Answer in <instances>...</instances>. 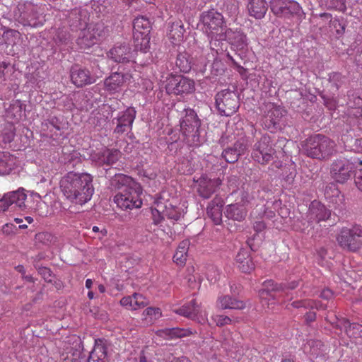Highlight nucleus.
Segmentation results:
<instances>
[{"label": "nucleus", "mask_w": 362, "mask_h": 362, "mask_svg": "<svg viewBox=\"0 0 362 362\" xmlns=\"http://www.w3.org/2000/svg\"><path fill=\"white\" fill-rule=\"evenodd\" d=\"M59 187L66 199L80 205L89 202L94 193L93 177L86 173L69 172L62 177Z\"/></svg>", "instance_id": "obj_1"}, {"label": "nucleus", "mask_w": 362, "mask_h": 362, "mask_svg": "<svg viewBox=\"0 0 362 362\" xmlns=\"http://www.w3.org/2000/svg\"><path fill=\"white\" fill-rule=\"evenodd\" d=\"M111 185L117 190L114 196V202L119 208L132 210L141 207L142 187L131 177L124 174L115 175Z\"/></svg>", "instance_id": "obj_2"}, {"label": "nucleus", "mask_w": 362, "mask_h": 362, "mask_svg": "<svg viewBox=\"0 0 362 362\" xmlns=\"http://www.w3.org/2000/svg\"><path fill=\"white\" fill-rule=\"evenodd\" d=\"M201 26L203 32L209 39L211 47L218 52L216 49L220 44V37L226 28L223 16L215 10L203 12L201 15Z\"/></svg>", "instance_id": "obj_3"}, {"label": "nucleus", "mask_w": 362, "mask_h": 362, "mask_svg": "<svg viewBox=\"0 0 362 362\" xmlns=\"http://www.w3.org/2000/svg\"><path fill=\"white\" fill-rule=\"evenodd\" d=\"M303 147L308 157L318 160H327L337 151L335 142L322 134L309 137Z\"/></svg>", "instance_id": "obj_4"}, {"label": "nucleus", "mask_w": 362, "mask_h": 362, "mask_svg": "<svg viewBox=\"0 0 362 362\" xmlns=\"http://www.w3.org/2000/svg\"><path fill=\"white\" fill-rule=\"evenodd\" d=\"M184 206L183 204L178 203L176 199L163 202V198H160L151 209L153 222L158 224L165 216L170 220L178 221L185 214Z\"/></svg>", "instance_id": "obj_5"}, {"label": "nucleus", "mask_w": 362, "mask_h": 362, "mask_svg": "<svg viewBox=\"0 0 362 362\" xmlns=\"http://www.w3.org/2000/svg\"><path fill=\"white\" fill-rule=\"evenodd\" d=\"M336 239L343 250L351 252L358 250L362 246V226L355 224L351 228H342Z\"/></svg>", "instance_id": "obj_6"}, {"label": "nucleus", "mask_w": 362, "mask_h": 362, "mask_svg": "<svg viewBox=\"0 0 362 362\" xmlns=\"http://www.w3.org/2000/svg\"><path fill=\"white\" fill-rule=\"evenodd\" d=\"M354 171V163L345 158H337L333 160L330 166V175L332 178L340 184H344L350 180Z\"/></svg>", "instance_id": "obj_7"}, {"label": "nucleus", "mask_w": 362, "mask_h": 362, "mask_svg": "<svg viewBox=\"0 0 362 362\" xmlns=\"http://www.w3.org/2000/svg\"><path fill=\"white\" fill-rule=\"evenodd\" d=\"M216 105L221 115L228 117L233 115L239 107L237 93L229 90L218 93L216 96Z\"/></svg>", "instance_id": "obj_8"}, {"label": "nucleus", "mask_w": 362, "mask_h": 362, "mask_svg": "<svg viewBox=\"0 0 362 362\" xmlns=\"http://www.w3.org/2000/svg\"><path fill=\"white\" fill-rule=\"evenodd\" d=\"M168 94L185 96L192 93L195 90L193 80L182 76H172L168 78L165 86Z\"/></svg>", "instance_id": "obj_9"}, {"label": "nucleus", "mask_w": 362, "mask_h": 362, "mask_svg": "<svg viewBox=\"0 0 362 362\" xmlns=\"http://www.w3.org/2000/svg\"><path fill=\"white\" fill-rule=\"evenodd\" d=\"M19 10L21 11L20 21L24 25L31 27H37L42 25L45 21L43 16V8L31 2H26L23 5H20Z\"/></svg>", "instance_id": "obj_10"}, {"label": "nucleus", "mask_w": 362, "mask_h": 362, "mask_svg": "<svg viewBox=\"0 0 362 362\" xmlns=\"http://www.w3.org/2000/svg\"><path fill=\"white\" fill-rule=\"evenodd\" d=\"M274 153L271 138L268 135H264L255 144L252 157L256 162L265 165L273 159Z\"/></svg>", "instance_id": "obj_11"}, {"label": "nucleus", "mask_w": 362, "mask_h": 362, "mask_svg": "<svg viewBox=\"0 0 362 362\" xmlns=\"http://www.w3.org/2000/svg\"><path fill=\"white\" fill-rule=\"evenodd\" d=\"M271 9L275 15L285 18L300 17L303 14L302 7L293 0H272Z\"/></svg>", "instance_id": "obj_12"}, {"label": "nucleus", "mask_w": 362, "mask_h": 362, "mask_svg": "<svg viewBox=\"0 0 362 362\" xmlns=\"http://www.w3.org/2000/svg\"><path fill=\"white\" fill-rule=\"evenodd\" d=\"M284 110L274 103H267L264 105V115L262 117V126L274 132L279 129L281 119L284 115Z\"/></svg>", "instance_id": "obj_13"}, {"label": "nucleus", "mask_w": 362, "mask_h": 362, "mask_svg": "<svg viewBox=\"0 0 362 362\" xmlns=\"http://www.w3.org/2000/svg\"><path fill=\"white\" fill-rule=\"evenodd\" d=\"M199 127L200 121L195 112L192 109H186L185 115L180 120L182 134L186 137H193V141H195V138H198Z\"/></svg>", "instance_id": "obj_14"}, {"label": "nucleus", "mask_w": 362, "mask_h": 362, "mask_svg": "<svg viewBox=\"0 0 362 362\" xmlns=\"http://www.w3.org/2000/svg\"><path fill=\"white\" fill-rule=\"evenodd\" d=\"M173 312L193 320H196L200 324H204L208 322V314L206 311L203 310L201 305L197 304L194 300H192L189 303L184 305L180 308L173 310Z\"/></svg>", "instance_id": "obj_15"}, {"label": "nucleus", "mask_w": 362, "mask_h": 362, "mask_svg": "<svg viewBox=\"0 0 362 362\" xmlns=\"http://www.w3.org/2000/svg\"><path fill=\"white\" fill-rule=\"evenodd\" d=\"M26 197L27 196L23 189H18L16 191L5 194L3 198L0 199V211H6L13 204L19 209H24L25 207V201Z\"/></svg>", "instance_id": "obj_16"}, {"label": "nucleus", "mask_w": 362, "mask_h": 362, "mask_svg": "<svg viewBox=\"0 0 362 362\" xmlns=\"http://www.w3.org/2000/svg\"><path fill=\"white\" fill-rule=\"evenodd\" d=\"M136 113L134 107H128L126 110L121 112L117 117V125L114 132L120 134L131 131Z\"/></svg>", "instance_id": "obj_17"}, {"label": "nucleus", "mask_w": 362, "mask_h": 362, "mask_svg": "<svg viewBox=\"0 0 362 362\" xmlns=\"http://www.w3.org/2000/svg\"><path fill=\"white\" fill-rule=\"evenodd\" d=\"M223 40L228 41V43L237 49H243L247 45L246 35L239 30H233L226 28L223 33L221 35L220 42Z\"/></svg>", "instance_id": "obj_18"}, {"label": "nucleus", "mask_w": 362, "mask_h": 362, "mask_svg": "<svg viewBox=\"0 0 362 362\" xmlns=\"http://www.w3.org/2000/svg\"><path fill=\"white\" fill-rule=\"evenodd\" d=\"M197 192L201 197L209 198L221 185L220 179H209L206 175L201 176L197 180Z\"/></svg>", "instance_id": "obj_19"}, {"label": "nucleus", "mask_w": 362, "mask_h": 362, "mask_svg": "<svg viewBox=\"0 0 362 362\" xmlns=\"http://www.w3.org/2000/svg\"><path fill=\"white\" fill-rule=\"evenodd\" d=\"M101 31L96 26H88L81 30L78 44L82 49L89 48L95 45L100 36Z\"/></svg>", "instance_id": "obj_20"}, {"label": "nucleus", "mask_w": 362, "mask_h": 362, "mask_svg": "<svg viewBox=\"0 0 362 362\" xmlns=\"http://www.w3.org/2000/svg\"><path fill=\"white\" fill-rule=\"evenodd\" d=\"M130 75L120 73H113L104 81L105 88L110 93H115L122 90L123 86L130 80Z\"/></svg>", "instance_id": "obj_21"}, {"label": "nucleus", "mask_w": 362, "mask_h": 362, "mask_svg": "<svg viewBox=\"0 0 362 362\" xmlns=\"http://www.w3.org/2000/svg\"><path fill=\"white\" fill-rule=\"evenodd\" d=\"M113 61L118 63H127L134 58V52L128 45L124 44L115 46L108 53Z\"/></svg>", "instance_id": "obj_22"}, {"label": "nucleus", "mask_w": 362, "mask_h": 362, "mask_svg": "<svg viewBox=\"0 0 362 362\" xmlns=\"http://www.w3.org/2000/svg\"><path fill=\"white\" fill-rule=\"evenodd\" d=\"M263 288L259 291V298L262 300H268L269 301L271 299L274 300L276 298H279L281 296V294L275 295L273 292L282 293V291H285L286 288L282 284H277L274 283L272 280L265 281L262 285Z\"/></svg>", "instance_id": "obj_23"}, {"label": "nucleus", "mask_w": 362, "mask_h": 362, "mask_svg": "<svg viewBox=\"0 0 362 362\" xmlns=\"http://www.w3.org/2000/svg\"><path fill=\"white\" fill-rule=\"evenodd\" d=\"M71 78L73 83L78 87L91 84L96 81L95 77L90 75L88 70L78 66L72 67L71 70Z\"/></svg>", "instance_id": "obj_24"}, {"label": "nucleus", "mask_w": 362, "mask_h": 362, "mask_svg": "<svg viewBox=\"0 0 362 362\" xmlns=\"http://www.w3.org/2000/svg\"><path fill=\"white\" fill-rule=\"evenodd\" d=\"M120 304L127 310H136L146 306L148 301L142 294L134 293L132 296L123 297Z\"/></svg>", "instance_id": "obj_25"}, {"label": "nucleus", "mask_w": 362, "mask_h": 362, "mask_svg": "<svg viewBox=\"0 0 362 362\" xmlns=\"http://www.w3.org/2000/svg\"><path fill=\"white\" fill-rule=\"evenodd\" d=\"M331 212L323 204L318 202H313L309 207V218L320 222L330 217Z\"/></svg>", "instance_id": "obj_26"}, {"label": "nucleus", "mask_w": 362, "mask_h": 362, "mask_svg": "<svg viewBox=\"0 0 362 362\" xmlns=\"http://www.w3.org/2000/svg\"><path fill=\"white\" fill-rule=\"evenodd\" d=\"M235 263L239 269L244 273H250L255 269V264L248 250L242 249L238 252Z\"/></svg>", "instance_id": "obj_27"}, {"label": "nucleus", "mask_w": 362, "mask_h": 362, "mask_svg": "<svg viewBox=\"0 0 362 362\" xmlns=\"http://www.w3.org/2000/svg\"><path fill=\"white\" fill-rule=\"evenodd\" d=\"M216 306L221 310H242L245 308V303L242 300L233 298L228 295H223L218 297L216 300Z\"/></svg>", "instance_id": "obj_28"}, {"label": "nucleus", "mask_w": 362, "mask_h": 362, "mask_svg": "<svg viewBox=\"0 0 362 362\" xmlns=\"http://www.w3.org/2000/svg\"><path fill=\"white\" fill-rule=\"evenodd\" d=\"M18 164L16 157L8 152L0 151V175L9 174Z\"/></svg>", "instance_id": "obj_29"}, {"label": "nucleus", "mask_w": 362, "mask_h": 362, "mask_svg": "<svg viewBox=\"0 0 362 362\" xmlns=\"http://www.w3.org/2000/svg\"><path fill=\"white\" fill-rule=\"evenodd\" d=\"M222 206L223 201L220 198H215L208 205L207 214L216 225L222 221Z\"/></svg>", "instance_id": "obj_30"}, {"label": "nucleus", "mask_w": 362, "mask_h": 362, "mask_svg": "<svg viewBox=\"0 0 362 362\" xmlns=\"http://www.w3.org/2000/svg\"><path fill=\"white\" fill-rule=\"evenodd\" d=\"M156 334L158 337H160L164 339H173L189 336L192 334V331L189 329H180L178 327L165 328L156 331Z\"/></svg>", "instance_id": "obj_31"}, {"label": "nucleus", "mask_w": 362, "mask_h": 362, "mask_svg": "<svg viewBox=\"0 0 362 362\" xmlns=\"http://www.w3.org/2000/svg\"><path fill=\"white\" fill-rule=\"evenodd\" d=\"M247 10L251 16L260 19L267 11V4L265 0H248Z\"/></svg>", "instance_id": "obj_32"}, {"label": "nucleus", "mask_w": 362, "mask_h": 362, "mask_svg": "<svg viewBox=\"0 0 362 362\" xmlns=\"http://www.w3.org/2000/svg\"><path fill=\"white\" fill-rule=\"evenodd\" d=\"M247 209L235 203L227 205L224 211L227 218L237 221H243L247 216Z\"/></svg>", "instance_id": "obj_33"}, {"label": "nucleus", "mask_w": 362, "mask_h": 362, "mask_svg": "<svg viewBox=\"0 0 362 362\" xmlns=\"http://www.w3.org/2000/svg\"><path fill=\"white\" fill-rule=\"evenodd\" d=\"M337 326H341L346 334L351 338L362 337V325L356 323L351 324L349 320H342Z\"/></svg>", "instance_id": "obj_34"}, {"label": "nucleus", "mask_w": 362, "mask_h": 362, "mask_svg": "<svg viewBox=\"0 0 362 362\" xmlns=\"http://www.w3.org/2000/svg\"><path fill=\"white\" fill-rule=\"evenodd\" d=\"M120 153L117 150L105 149L99 155L97 163L99 165H112L118 160Z\"/></svg>", "instance_id": "obj_35"}, {"label": "nucleus", "mask_w": 362, "mask_h": 362, "mask_svg": "<svg viewBox=\"0 0 362 362\" xmlns=\"http://www.w3.org/2000/svg\"><path fill=\"white\" fill-rule=\"evenodd\" d=\"M133 34H136V38L140 36V34H143L146 36L150 33V22L149 21L141 16L134 19L133 23Z\"/></svg>", "instance_id": "obj_36"}, {"label": "nucleus", "mask_w": 362, "mask_h": 362, "mask_svg": "<svg viewBox=\"0 0 362 362\" xmlns=\"http://www.w3.org/2000/svg\"><path fill=\"white\" fill-rule=\"evenodd\" d=\"M321 16L324 17L326 20H329L330 31L334 32L337 37H341L344 33L346 24L343 19L331 18L330 14L328 13H323Z\"/></svg>", "instance_id": "obj_37"}, {"label": "nucleus", "mask_w": 362, "mask_h": 362, "mask_svg": "<svg viewBox=\"0 0 362 362\" xmlns=\"http://www.w3.org/2000/svg\"><path fill=\"white\" fill-rule=\"evenodd\" d=\"M189 246V241L185 240L182 241L178 245L177 250L174 255V262L180 266L185 264L187 258V252Z\"/></svg>", "instance_id": "obj_38"}, {"label": "nucleus", "mask_w": 362, "mask_h": 362, "mask_svg": "<svg viewBox=\"0 0 362 362\" xmlns=\"http://www.w3.org/2000/svg\"><path fill=\"white\" fill-rule=\"evenodd\" d=\"M305 349L311 355L316 357L325 353L327 349V346L320 340H310Z\"/></svg>", "instance_id": "obj_39"}, {"label": "nucleus", "mask_w": 362, "mask_h": 362, "mask_svg": "<svg viewBox=\"0 0 362 362\" xmlns=\"http://www.w3.org/2000/svg\"><path fill=\"white\" fill-rule=\"evenodd\" d=\"M136 38V34H133L134 43L136 50H140L143 52H146L150 47V36L149 35H144L142 33Z\"/></svg>", "instance_id": "obj_40"}, {"label": "nucleus", "mask_w": 362, "mask_h": 362, "mask_svg": "<svg viewBox=\"0 0 362 362\" xmlns=\"http://www.w3.org/2000/svg\"><path fill=\"white\" fill-rule=\"evenodd\" d=\"M162 313L160 308L148 307L143 312V320L147 324H151L161 317Z\"/></svg>", "instance_id": "obj_41"}, {"label": "nucleus", "mask_w": 362, "mask_h": 362, "mask_svg": "<svg viewBox=\"0 0 362 362\" xmlns=\"http://www.w3.org/2000/svg\"><path fill=\"white\" fill-rule=\"evenodd\" d=\"M176 65L182 72H188L191 69V62L187 53H180L177 55Z\"/></svg>", "instance_id": "obj_42"}, {"label": "nucleus", "mask_w": 362, "mask_h": 362, "mask_svg": "<svg viewBox=\"0 0 362 362\" xmlns=\"http://www.w3.org/2000/svg\"><path fill=\"white\" fill-rule=\"evenodd\" d=\"M102 356L105 357V353L102 346H98L90 353L88 362H104Z\"/></svg>", "instance_id": "obj_43"}, {"label": "nucleus", "mask_w": 362, "mask_h": 362, "mask_svg": "<svg viewBox=\"0 0 362 362\" xmlns=\"http://www.w3.org/2000/svg\"><path fill=\"white\" fill-rule=\"evenodd\" d=\"M184 34V29L182 25L178 23H173L172 25V30L169 33L170 38L174 39L176 42H180L182 40Z\"/></svg>", "instance_id": "obj_44"}, {"label": "nucleus", "mask_w": 362, "mask_h": 362, "mask_svg": "<svg viewBox=\"0 0 362 362\" xmlns=\"http://www.w3.org/2000/svg\"><path fill=\"white\" fill-rule=\"evenodd\" d=\"M295 308H300V307H309L310 308H317V309H325V305L322 303H319L316 301L312 300H303V301H295L291 304Z\"/></svg>", "instance_id": "obj_45"}, {"label": "nucleus", "mask_w": 362, "mask_h": 362, "mask_svg": "<svg viewBox=\"0 0 362 362\" xmlns=\"http://www.w3.org/2000/svg\"><path fill=\"white\" fill-rule=\"evenodd\" d=\"M252 199V195L247 192L243 191L240 192L239 197L235 200V204H238V205L247 209V206L251 203Z\"/></svg>", "instance_id": "obj_46"}, {"label": "nucleus", "mask_w": 362, "mask_h": 362, "mask_svg": "<svg viewBox=\"0 0 362 362\" xmlns=\"http://www.w3.org/2000/svg\"><path fill=\"white\" fill-rule=\"evenodd\" d=\"M222 156L228 163H235L240 156L239 153H238L233 147L224 150L222 153Z\"/></svg>", "instance_id": "obj_47"}, {"label": "nucleus", "mask_w": 362, "mask_h": 362, "mask_svg": "<svg viewBox=\"0 0 362 362\" xmlns=\"http://www.w3.org/2000/svg\"><path fill=\"white\" fill-rule=\"evenodd\" d=\"M248 144L247 140L245 137H240L234 144L233 148L236 150L239 155H242L245 153L247 148Z\"/></svg>", "instance_id": "obj_48"}, {"label": "nucleus", "mask_w": 362, "mask_h": 362, "mask_svg": "<svg viewBox=\"0 0 362 362\" xmlns=\"http://www.w3.org/2000/svg\"><path fill=\"white\" fill-rule=\"evenodd\" d=\"M211 320L217 326L219 327L229 325L231 323V319L229 317L223 315H212Z\"/></svg>", "instance_id": "obj_49"}, {"label": "nucleus", "mask_w": 362, "mask_h": 362, "mask_svg": "<svg viewBox=\"0 0 362 362\" xmlns=\"http://www.w3.org/2000/svg\"><path fill=\"white\" fill-rule=\"evenodd\" d=\"M92 231L95 233V238L102 239L107 235V230L105 228H100L98 226H94L92 227Z\"/></svg>", "instance_id": "obj_50"}, {"label": "nucleus", "mask_w": 362, "mask_h": 362, "mask_svg": "<svg viewBox=\"0 0 362 362\" xmlns=\"http://www.w3.org/2000/svg\"><path fill=\"white\" fill-rule=\"evenodd\" d=\"M206 276H207L208 280L211 283H215L218 279L219 273L216 268L212 267L210 269H209V271L206 274Z\"/></svg>", "instance_id": "obj_51"}, {"label": "nucleus", "mask_w": 362, "mask_h": 362, "mask_svg": "<svg viewBox=\"0 0 362 362\" xmlns=\"http://www.w3.org/2000/svg\"><path fill=\"white\" fill-rule=\"evenodd\" d=\"M354 181L356 186L362 192V169L356 171Z\"/></svg>", "instance_id": "obj_52"}, {"label": "nucleus", "mask_w": 362, "mask_h": 362, "mask_svg": "<svg viewBox=\"0 0 362 362\" xmlns=\"http://www.w3.org/2000/svg\"><path fill=\"white\" fill-rule=\"evenodd\" d=\"M333 296V293L331 290L329 289H324L322 291L321 293H320V298H323V299H325V300H328V299H330Z\"/></svg>", "instance_id": "obj_53"}, {"label": "nucleus", "mask_w": 362, "mask_h": 362, "mask_svg": "<svg viewBox=\"0 0 362 362\" xmlns=\"http://www.w3.org/2000/svg\"><path fill=\"white\" fill-rule=\"evenodd\" d=\"M40 273L43 275L44 278L45 279H47L49 277L51 276V272L50 270L47 267H42L40 269Z\"/></svg>", "instance_id": "obj_54"}, {"label": "nucleus", "mask_w": 362, "mask_h": 362, "mask_svg": "<svg viewBox=\"0 0 362 362\" xmlns=\"http://www.w3.org/2000/svg\"><path fill=\"white\" fill-rule=\"evenodd\" d=\"M265 228V224L262 221H257L254 225V229L256 231H262Z\"/></svg>", "instance_id": "obj_55"}, {"label": "nucleus", "mask_w": 362, "mask_h": 362, "mask_svg": "<svg viewBox=\"0 0 362 362\" xmlns=\"http://www.w3.org/2000/svg\"><path fill=\"white\" fill-rule=\"evenodd\" d=\"M298 282L294 281H291V283H289L288 286H286V285H284L286 288V290H285V291H282V293H285L286 294H287V293H286L287 289H288V288L294 289L298 286Z\"/></svg>", "instance_id": "obj_56"}, {"label": "nucleus", "mask_w": 362, "mask_h": 362, "mask_svg": "<svg viewBox=\"0 0 362 362\" xmlns=\"http://www.w3.org/2000/svg\"><path fill=\"white\" fill-rule=\"evenodd\" d=\"M315 318V313L313 312H309L306 314V320L307 321H313Z\"/></svg>", "instance_id": "obj_57"}, {"label": "nucleus", "mask_w": 362, "mask_h": 362, "mask_svg": "<svg viewBox=\"0 0 362 362\" xmlns=\"http://www.w3.org/2000/svg\"><path fill=\"white\" fill-rule=\"evenodd\" d=\"M354 105L356 107L362 105V99L359 96L354 98Z\"/></svg>", "instance_id": "obj_58"}, {"label": "nucleus", "mask_w": 362, "mask_h": 362, "mask_svg": "<svg viewBox=\"0 0 362 362\" xmlns=\"http://www.w3.org/2000/svg\"><path fill=\"white\" fill-rule=\"evenodd\" d=\"M332 6L338 8L339 9L344 8V0H339L338 2V5H332Z\"/></svg>", "instance_id": "obj_59"}, {"label": "nucleus", "mask_w": 362, "mask_h": 362, "mask_svg": "<svg viewBox=\"0 0 362 362\" xmlns=\"http://www.w3.org/2000/svg\"><path fill=\"white\" fill-rule=\"evenodd\" d=\"M226 56H227V58H228V59H229V60H230V62H232L235 66H236L237 67H240V65H238V64H237V62L235 61V59H233V57L230 54V53H229V52H227Z\"/></svg>", "instance_id": "obj_60"}, {"label": "nucleus", "mask_w": 362, "mask_h": 362, "mask_svg": "<svg viewBox=\"0 0 362 362\" xmlns=\"http://www.w3.org/2000/svg\"><path fill=\"white\" fill-rule=\"evenodd\" d=\"M93 281L90 279H86V287L88 289H90L92 286H93Z\"/></svg>", "instance_id": "obj_61"}, {"label": "nucleus", "mask_w": 362, "mask_h": 362, "mask_svg": "<svg viewBox=\"0 0 362 362\" xmlns=\"http://www.w3.org/2000/svg\"><path fill=\"white\" fill-rule=\"evenodd\" d=\"M98 289L100 293H103L105 292L106 289L105 287L103 284H98Z\"/></svg>", "instance_id": "obj_62"}, {"label": "nucleus", "mask_w": 362, "mask_h": 362, "mask_svg": "<svg viewBox=\"0 0 362 362\" xmlns=\"http://www.w3.org/2000/svg\"><path fill=\"white\" fill-rule=\"evenodd\" d=\"M16 269L20 273H22V274L25 273V269H24L23 266H22V265L17 266Z\"/></svg>", "instance_id": "obj_63"}, {"label": "nucleus", "mask_w": 362, "mask_h": 362, "mask_svg": "<svg viewBox=\"0 0 362 362\" xmlns=\"http://www.w3.org/2000/svg\"><path fill=\"white\" fill-rule=\"evenodd\" d=\"M88 298L89 299H93L95 298L94 293L92 291L88 292Z\"/></svg>", "instance_id": "obj_64"}]
</instances>
